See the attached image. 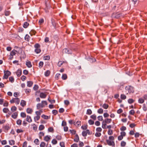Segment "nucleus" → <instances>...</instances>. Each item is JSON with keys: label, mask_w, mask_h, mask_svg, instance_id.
Segmentation results:
<instances>
[{"label": "nucleus", "mask_w": 147, "mask_h": 147, "mask_svg": "<svg viewBox=\"0 0 147 147\" xmlns=\"http://www.w3.org/2000/svg\"><path fill=\"white\" fill-rule=\"evenodd\" d=\"M4 74L3 78V79H7L11 74V72L8 71H4Z\"/></svg>", "instance_id": "obj_1"}, {"label": "nucleus", "mask_w": 147, "mask_h": 147, "mask_svg": "<svg viewBox=\"0 0 147 147\" xmlns=\"http://www.w3.org/2000/svg\"><path fill=\"white\" fill-rule=\"evenodd\" d=\"M107 144L109 146H113L115 145L114 142L112 140H107Z\"/></svg>", "instance_id": "obj_2"}, {"label": "nucleus", "mask_w": 147, "mask_h": 147, "mask_svg": "<svg viewBox=\"0 0 147 147\" xmlns=\"http://www.w3.org/2000/svg\"><path fill=\"white\" fill-rule=\"evenodd\" d=\"M87 134H90V133L88 129L86 130V131H83L82 132V135L84 137L86 136Z\"/></svg>", "instance_id": "obj_3"}, {"label": "nucleus", "mask_w": 147, "mask_h": 147, "mask_svg": "<svg viewBox=\"0 0 147 147\" xmlns=\"http://www.w3.org/2000/svg\"><path fill=\"white\" fill-rule=\"evenodd\" d=\"M71 50H69L67 49H64L62 51L63 53L71 54Z\"/></svg>", "instance_id": "obj_4"}, {"label": "nucleus", "mask_w": 147, "mask_h": 147, "mask_svg": "<svg viewBox=\"0 0 147 147\" xmlns=\"http://www.w3.org/2000/svg\"><path fill=\"white\" fill-rule=\"evenodd\" d=\"M51 139V136H47L44 137V140L46 142H48Z\"/></svg>", "instance_id": "obj_5"}, {"label": "nucleus", "mask_w": 147, "mask_h": 147, "mask_svg": "<svg viewBox=\"0 0 147 147\" xmlns=\"http://www.w3.org/2000/svg\"><path fill=\"white\" fill-rule=\"evenodd\" d=\"M26 121L29 123L31 122L32 121V120L31 117L29 115H27L26 118Z\"/></svg>", "instance_id": "obj_6"}, {"label": "nucleus", "mask_w": 147, "mask_h": 147, "mask_svg": "<svg viewBox=\"0 0 147 147\" xmlns=\"http://www.w3.org/2000/svg\"><path fill=\"white\" fill-rule=\"evenodd\" d=\"M26 65L29 68L31 67L32 66L31 62L29 61H27L26 62Z\"/></svg>", "instance_id": "obj_7"}, {"label": "nucleus", "mask_w": 147, "mask_h": 147, "mask_svg": "<svg viewBox=\"0 0 147 147\" xmlns=\"http://www.w3.org/2000/svg\"><path fill=\"white\" fill-rule=\"evenodd\" d=\"M17 75L18 77H20L22 74V70L20 69H19L16 72Z\"/></svg>", "instance_id": "obj_8"}, {"label": "nucleus", "mask_w": 147, "mask_h": 147, "mask_svg": "<svg viewBox=\"0 0 147 147\" xmlns=\"http://www.w3.org/2000/svg\"><path fill=\"white\" fill-rule=\"evenodd\" d=\"M46 94L43 92L41 93L40 95V97L42 98H45L46 97Z\"/></svg>", "instance_id": "obj_9"}, {"label": "nucleus", "mask_w": 147, "mask_h": 147, "mask_svg": "<svg viewBox=\"0 0 147 147\" xmlns=\"http://www.w3.org/2000/svg\"><path fill=\"white\" fill-rule=\"evenodd\" d=\"M111 121L112 120L111 119H107L104 121L106 123H109L111 122Z\"/></svg>", "instance_id": "obj_10"}, {"label": "nucleus", "mask_w": 147, "mask_h": 147, "mask_svg": "<svg viewBox=\"0 0 147 147\" xmlns=\"http://www.w3.org/2000/svg\"><path fill=\"white\" fill-rule=\"evenodd\" d=\"M134 92V88L132 86H129V93Z\"/></svg>", "instance_id": "obj_11"}, {"label": "nucleus", "mask_w": 147, "mask_h": 147, "mask_svg": "<svg viewBox=\"0 0 147 147\" xmlns=\"http://www.w3.org/2000/svg\"><path fill=\"white\" fill-rule=\"evenodd\" d=\"M26 112L28 113L31 114L33 112L32 110L30 108L27 109Z\"/></svg>", "instance_id": "obj_12"}, {"label": "nucleus", "mask_w": 147, "mask_h": 147, "mask_svg": "<svg viewBox=\"0 0 147 147\" xmlns=\"http://www.w3.org/2000/svg\"><path fill=\"white\" fill-rule=\"evenodd\" d=\"M16 51L14 50H13L10 53L11 55L12 56V58H13V56L15 55Z\"/></svg>", "instance_id": "obj_13"}, {"label": "nucleus", "mask_w": 147, "mask_h": 147, "mask_svg": "<svg viewBox=\"0 0 147 147\" xmlns=\"http://www.w3.org/2000/svg\"><path fill=\"white\" fill-rule=\"evenodd\" d=\"M18 116V114L17 113H14L11 115L13 119H16L17 118Z\"/></svg>", "instance_id": "obj_14"}, {"label": "nucleus", "mask_w": 147, "mask_h": 147, "mask_svg": "<svg viewBox=\"0 0 147 147\" xmlns=\"http://www.w3.org/2000/svg\"><path fill=\"white\" fill-rule=\"evenodd\" d=\"M30 36L28 35V34H26L25 36V40L27 41H29L30 39Z\"/></svg>", "instance_id": "obj_15"}, {"label": "nucleus", "mask_w": 147, "mask_h": 147, "mask_svg": "<svg viewBox=\"0 0 147 147\" xmlns=\"http://www.w3.org/2000/svg\"><path fill=\"white\" fill-rule=\"evenodd\" d=\"M9 144L10 145H13L15 144V142L14 140H11L9 141Z\"/></svg>", "instance_id": "obj_16"}, {"label": "nucleus", "mask_w": 147, "mask_h": 147, "mask_svg": "<svg viewBox=\"0 0 147 147\" xmlns=\"http://www.w3.org/2000/svg\"><path fill=\"white\" fill-rule=\"evenodd\" d=\"M67 78V76L66 74H63L62 76V78L63 80H65Z\"/></svg>", "instance_id": "obj_17"}, {"label": "nucleus", "mask_w": 147, "mask_h": 147, "mask_svg": "<svg viewBox=\"0 0 147 147\" xmlns=\"http://www.w3.org/2000/svg\"><path fill=\"white\" fill-rule=\"evenodd\" d=\"M20 105L22 107H24L26 105V102L25 101H24V100H22L21 101V102L20 103Z\"/></svg>", "instance_id": "obj_18"}, {"label": "nucleus", "mask_w": 147, "mask_h": 147, "mask_svg": "<svg viewBox=\"0 0 147 147\" xmlns=\"http://www.w3.org/2000/svg\"><path fill=\"white\" fill-rule=\"evenodd\" d=\"M79 140V138L78 135H76L75 136V138L74 139V141L76 142H78Z\"/></svg>", "instance_id": "obj_19"}, {"label": "nucleus", "mask_w": 147, "mask_h": 147, "mask_svg": "<svg viewBox=\"0 0 147 147\" xmlns=\"http://www.w3.org/2000/svg\"><path fill=\"white\" fill-rule=\"evenodd\" d=\"M33 84V82L31 81H28L27 82V86H28L29 87H31Z\"/></svg>", "instance_id": "obj_20"}, {"label": "nucleus", "mask_w": 147, "mask_h": 147, "mask_svg": "<svg viewBox=\"0 0 147 147\" xmlns=\"http://www.w3.org/2000/svg\"><path fill=\"white\" fill-rule=\"evenodd\" d=\"M32 128L33 130L36 131L37 130V127L36 124H32Z\"/></svg>", "instance_id": "obj_21"}, {"label": "nucleus", "mask_w": 147, "mask_h": 147, "mask_svg": "<svg viewBox=\"0 0 147 147\" xmlns=\"http://www.w3.org/2000/svg\"><path fill=\"white\" fill-rule=\"evenodd\" d=\"M22 121L21 119H19L17 120L16 123L18 125H20L22 124Z\"/></svg>", "instance_id": "obj_22"}, {"label": "nucleus", "mask_w": 147, "mask_h": 147, "mask_svg": "<svg viewBox=\"0 0 147 147\" xmlns=\"http://www.w3.org/2000/svg\"><path fill=\"white\" fill-rule=\"evenodd\" d=\"M29 25V23L27 22L24 23L23 25V27L25 28H27Z\"/></svg>", "instance_id": "obj_23"}, {"label": "nucleus", "mask_w": 147, "mask_h": 147, "mask_svg": "<svg viewBox=\"0 0 147 147\" xmlns=\"http://www.w3.org/2000/svg\"><path fill=\"white\" fill-rule=\"evenodd\" d=\"M41 103L43 107H44L45 105H47V102L46 101H42Z\"/></svg>", "instance_id": "obj_24"}, {"label": "nucleus", "mask_w": 147, "mask_h": 147, "mask_svg": "<svg viewBox=\"0 0 147 147\" xmlns=\"http://www.w3.org/2000/svg\"><path fill=\"white\" fill-rule=\"evenodd\" d=\"M37 107L38 109H39L40 108L43 107V106L42 105L41 103H38L37 105Z\"/></svg>", "instance_id": "obj_25"}, {"label": "nucleus", "mask_w": 147, "mask_h": 147, "mask_svg": "<svg viewBox=\"0 0 147 147\" xmlns=\"http://www.w3.org/2000/svg\"><path fill=\"white\" fill-rule=\"evenodd\" d=\"M50 73V72L49 70H47L45 73V75L46 76H48L49 75Z\"/></svg>", "instance_id": "obj_26"}, {"label": "nucleus", "mask_w": 147, "mask_h": 147, "mask_svg": "<svg viewBox=\"0 0 147 147\" xmlns=\"http://www.w3.org/2000/svg\"><path fill=\"white\" fill-rule=\"evenodd\" d=\"M135 131L134 128V129L133 130H131L129 132V134L130 135H133L135 134Z\"/></svg>", "instance_id": "obj_27"}, {"label": "nucleus", "mask_w": 147, "mask_h": 147, "mask_svg": "<svg viewBox=\"0 0 147 147\" xmlns=\"http://www.w3.org/2000/svg\"><path fill=\"white\" fill-rule=\"evenodd\" d=\"M17 108L15 106H13L11 108V110L12 111L14 112L16 110Z\"/></svg>", "instance_id": "obj_28"}, {"label": "nucleus", "mask_w": 147, "mask_h": 147, "mask_svg": "<svg viewBox=\"0 0 147 147\" xmlns=\"http://www.w3.org/2000/svg\"><path fill=\"white\" fill-rule=\"evenodd\" d=\"M20 102V100L18 98H15V102H16L17 104H18Z\"/></svg>", "instance_id": "obj_29"}, {"label": "nucleus", "mask_w": 147, "mask_h": 147, "mask_svg": "<svg viewBox=\"0 0 147 147\" xmlns=\"http://www.w3.org/2000/svg\"><path fill=\"white\" fill-rule=\"evenodd\" d=\"M92 113V111L90 109H88L87 111L86 114L88 115H91Z\"/></svg>", "instance_id": "obj_30"}, {"label": "nucleus", "mask_w": 147, "mask_h": 147, "mask_svg": "<svg viewBox=\"0 0 147 147\" xmlns=\"http://www.w3.org/2000/svg\"><path fill=\"white\" fill-rule=\"evenodd\" d=\"M45 128V127L44 125H40L39 127V130H42L43 129Z\"/></svg>", "instance_id": "obj_31"}, {"label": "nucleus", "mask_w": 147, "mask_h": 147, "mask_svg": "<svg viewBox=\"0 0 147 147\" xmlns=\"http://www.w3.org/2000/svg\"><path fill=\"white\" fill-rule=\"evenodd\" d=\"M138 102L140 103H142L144 102V100L142 98H140L138 100Z\"/></svg>", "instance_id": "obj_32"}, {"label": "nucleus", "mask_w": 147, "mask_h": 147, "mask_svg": "<svg viewBox=\"0 0 147 147\" xmlns=\"http://www.w3.org/2000/svg\"><path fill=\"white\" fill-rule=\"evenodd\" d=\"M44 134L42 132H40L39 134V138L40 139L42 138V136H44Z\"/></svg>", "instance_id": "obj_33"}, {"label": "nucleus", "mask_w": 147, "mask_h": 147, "mask_svg": "<svg viewBox=\"0 0 147 147\" xmlns=\"http://www.w3.org/2000/svg\"><path fill=\"white\" fill-rule=\"evenodd\" d=\"M46 144L44 142H42L40 144V147H45V146Z\"/></svg>", "instance_id": "obj_34"}, {"label": "nucleus", "mask_w": 147, "mask_h": 147, "mask_svg": "<svg viewBox=\"0 0 147 147\" xmlns=\"http://www.w3.org/2000/svg\"><path fill=\"white\" fill-rule=\"evenodd\" d=\"M40 118V116H36L34 117V119L35 121H36L39 120Z\"/></svg>", "instance_id": "obj_35"}, {"label": "nucleus", "mask_w": 147, "mask_h": 147, "mask_svg": "<svg viewBox=\"0 0 147 147\" xmlns=\"http://www.w3.org/2000/svg\"><path fill=\"white\" fill-rule=\"evenodd\" d=\"M90 117L94 120H96V115H93L90 116Z\"/></svg>", "instance_id": "obj_36"}, {"label": "nucleus", "mask_w": 147, "mask_h": 147, "mask_svg": "<svg viewBox=\"0 0 147 147\" xmlns=\"http://www.w3.org/2000/svg\"><path fill=\"white\" fill-rule=\"evenodd\" d=\"M135 126H136V124H135L134 123H131L129 125V126L131 128H134Z\"/></svg>", "instance_id": "obj_37"}, {"label": "nucleus", "mask_w": 147, "mask_h": 147, "mask_svg": "<svg viewBox=\"0 0 147 147\" xmlns=\"http://www.w3.org/2000/svg\"><path fill=\"white\" fill-rule=\"evenodd\" d=\"M52 143L53 144H57V141L55 139H53L52 140Z\"/></svg>", "instance_id": "obj_38"}, {"label": "nucleus", "mask_w": 147, "mask_h": 147, "mask_svg": "<svg viewBox=\"0 0 147 147\" xmlns=\"http://www.w3.org/2000/svg\"><path fill=\"white\" fill-rule=\"evenodd\" d=\"M97 112L100 114L102 113L103 112V110L102 109H100L98 110Z\"/></svg>", "instance_id": "obj_39"}, {"label": "nucleus", "mask_w": 147, "mask_h": 147, "mask_svg": "<svg viewBox=\"0 0 147 147\" xmlns=\"http://www.w3.org/2000/svg\"><path fill=\"white\" fill-rule=\"evenodd\" d=\"M20 115H21V117L23 118H24L26 116L25 113H24V112L21 113Z\"/></svg>", "instance_id": "obj_40"}, {"label": "nucleus", "mask_w": 147, "mask_h": 147, "mask_svg": "<svg viewBox=\"0 0 147 147\" xmlns=\"http://www.w3.org/2000/svg\"><path fill=\"white\" fill-rule=\"evenodd\" d=\"M34 143L36 145H38L39 144V141L38 139H36L34 141Z\"/></svg>", "instance_id": "obj_41"}, {"label": "nucleus", "mask_w": 147, "mask_h": 147, "mask_svg": "<svg viewBox=\"0 0 147 147\" xmlns=\"http://www.w3.org/2000/svg\"><path fill=\"white\" fill-rule=\"evenodd\" d=\"M35 51L37 53H38L40 52V48L35 49Z\"/></svg>", "instance_id": "obj_42"}, {"label": "nucleus", "mask_w": 147, "mask_h": 147, "mask_svg": "<svg viewBox=\"0 0 147 147\" xmlns=\"http://www.w3.org/2000/svg\"><path fill=\"white\" fill-rule=\"evenodd\" d=\"M44 59L45 60H49L50 59V57L49 56H45L44 57Z\"/></svg>", "instance_id": "obj_43"}, {"label": "nucleus", "mask_w": 147, "mask_h": 147, "mask_svg": "<svg viewBox=\"0 0 147 147\" xmlns=\"http://www.w3.org/2000/svg\"><path fill=\"white\" fill-rule=\"evenodd\" d=\"M102 107L105 109H107L108 107V105L107 104H104L102 105Z\"/></svg>", "instance_id": "obj_44"}, {"label": "nucleus", "mask_w": 147, "mask_h": 147, "mask_svg": "<svg viewBox=\"0 0 147 147\" xmlns=\"http://www.w3.org/2000/svg\"><path fill=\"white\" fill-rule=\"evenodd\" d=\"M135 113V111L133 110H131L129 111V113L131 115H134Z\"/></svg>", "instance_id": "obj_45"}, {"label": "nucleus", "mask_w": 147, "mask_h": 147, "mask_svg": "<svg viewBox=\"0 0 147 147\" xmlns=\"http://www.w3.org/2000/svg\"><path fill=\"white\" fill-rule=\"evenodd\" d=\"M108 134L109 135H111L113 134V131L112 130L109 129L108 131Z\"/></svg>", "instance_id": "obj_46"}, {"label": "nucleus", "mask_w": 147, "mask_h": 147, "mask_svg": "<svg viewBox=\"0 0 147 147\" xmlns=\"http://www.w3.org/2000/svg\"><path fill=\"white\" fill-rule=\"evenodd\" d=\"M27 142L26 141H25L23 144L22 147H27Z\"/></svg>", "instance_id": "obj_47"}, {"label": "nucleus", "mask_w": 147, "mask_h": 147, "mask_svg": "<svg viewBox=\"0 0 147 147\" xmlns=\"http://www.w3.org/2000/svg\"><path fill=\"white\" fill-rule=\"evenodd\" d=\"M9 111V109H8L7 108H4L3 109V111L5 113H7Z\"/></svg>", "instance_id": "obj_48"}, {"label": "nucleus", "mask_w": 147, "mask_h": 147, "mask_svg": "<svg viewBox=\"0 0 147 147\" xmlns=\"http://www.w3.org/2000/svg\"><path fill=\"white\" fill-rule=\"evenodd\" d=\"M126 127L124 126H122L121 128H120V130L121 131H124V130H126Z\"/></svg>", "instance_id": "obj_49"}, {"label": "nucleus", "mask_w": 147, "mask_h": 147, "mask_svg": "<svg viewBox=\"0 0 147 147\" xmlns=\"http://www.w3.org/2000/svg\"><path fill=\"white\" fill-rule=\"evenodd\" d=\"M95 135L97 137H99L101 135V134L100 133L96 132L95 134Z\"/></svg>", "instance_id": "obj_50"}, {"label": "nucleus", "mask_w": 147, "mask_h": 147, "mask_svg": "<svg viewBox=\"0 0 147 147\" xmlns=\"http://www.w3.org/2000/svg\"><path fill=\"white\" fill-rule=\"evenodd\" d=\"M143 109L144 111H146L147 110V107L144 104L143 105Z\"/></svg>", "instance_id": "obj_51"}, {"label": "nucleus", "mask_w": 147, "mask_h": 147, "mask_svg": "<svg viewBox=\"0 0 147 147\" xmlns=\"http://www.w3.org/2000/svg\"><path fill=\"white\" fill-rule=\"evenodd\" d=\"M60 76V74H57L55 76V78L57 79L58 80Z\"/></svg>", "instance_id": "obj_52"}, {"label": "nucleus", "mask_w": 147, "mask_h": 147, "mask_svg": "<svg viewBox=\"0 0 147 147\" xmlns=\"http://www.w3.org/2000/svg\"><path fill=\"white\" fill-rule=\"evenodd\" d=\"M104 121L103 122L102 126V127L103 129H105L106 128V126L107 125L106 123H104Z\"/></svg>", "instance_id": "obj_53"}, {"label": "nucleus", "mask_w": 147, "mask_h": 147, "mask_svg": "<svg viewBox=\"0 0 147 147\" xmlns=\"http://www.w3.org/2000/svg\"><path fill=\"white\" fill-rule=\"evenodd\" d=\"M9 81L11 82H13L14 80V78L12 77H10L9 78Z\"/></svg>", "instance_id": "obj_54"}, {"label": "nucleus", "mask_w": 147, "mask_h": 147, "mask_svg": "<svg viewBox=\"0 0 147 147\" xmlns=\"http://www.w3.org/2000/svg\"><path fill=\"white\" fill-rule=\"evenodd\" d=\"M34 47L35 49L39 48L40 47V45L39 44L36 43Z\"/></svg>", "instance_id": "obj_55"}, {"label": "nucleus", "mask_w": 147, "mask_h": 147, "mask_svg": "<svg viewBox=\"0 0 147 147\" xmlns=\"http://www.w3.org/2000/svg\"><path fill=\"white\" fill-rule=\"evenodd\" d=\"M63 62L62 61H59L58 63V65L59 67H60L62 65Z\"/></svg>", "instance_id": "obj_56"}, {"label": "nucleus", "mask_w": 147, "mask_h": 147, "mask_svg": "<svg viewBox=\"0 0 147 147\" xmlns=\"http://www.w3.org/2000/svg\"><path fill=\"white\" fill-rule=\"evenodd\" d=\"M126 144V142L124 141H122L121 143V146H124Z\"/></svg>", "instance_id": "obj_57"}, {"label": "nucleus", "mask_w": 147, "mask_h": 147, "mask_svg": "<svg viewBox=\"0 0 147 147\" xmlns=\"http://www.w3.org/2000/svg\"><path fill=\"white\" fill-rule=\"evenodd\" d=\"M60 145L61 147H65V144L63 142H61L60 143Z\"/></svg>", "instance_id": "obj_58"}, {"label": "nucleus", "mask_w": 147, "mask_h": 147, "mask_svg": "<svg viewBox=\"0 0 147 147\" xmlns=\"http://www.w3.org/2000/svg\"><path fill=\"white\" fill-rule=\"evenodd\" d=\"M26 78V77L24 76H22L21 78V80L23 81H24Z\"/></svg>", "instance_id": "obj_59"}, {"label": "nucleus", "mask_w": 147, "mask_h": 147, "mask_svg": "<svg viewBox=\"0 0 147 147\" xmlns=\"http://www.w3.org/2000/svg\"><path fill=\"white\" fill-rule=\"evenodd\" d=\"M88 123L90 125H93L94 123V121L90 119L88 121Z\"/></svg>", "instance_id": "obj_60"}, {"label": "nucleus", "mask_w": 147, "mask_h": 147, "mask_svg": "<svg viewBox=\"0 0 147 147\" xmlns=\"http://www.w3.org/2000/svg\"><path fill=\"white\" fill-rule=\"evenodd\" d=\"M121 98L123 99H125L126 98V96L124 94H121Z\"/></svg>", "instance_id": "obj_61"}, {"label": "nucleus", "mask_w": 147, "mask_h": 147, "mask_svg": "<svg viewBox=\"0 0 147 147\" xmlns=\"http://www.w3.org/2000/svg\"><path fill=\"white\" fill-rule=\"evenodd\" d=\"M39 67H42L43 65V62H42V61L40 62L39 63Z\"/></svg>", "instance_id": "obj_62"}, {"label": "nucleus", "mask_w": 147, "mask_h": 147, "mask_svg": "<svg viewBox=\"0 0 147 147\" xmlns=\"http://www.w3.org/2000/svg\"><path fill=\"white\" fill-rule=\"evenodd\" d=\"M56 138L59 140H60L61 139V136L57 135L56 137Z\"/></svg>", "instance_id": "obj_63"}, {"label": "nucleus", "mask_w": 147, "mask_h": 147, "mask_svg": "<svg viewBox=\"0 0 147 147\" xmlns=\"http://www.w3.org/2000/svg\"><path fill=\"white\" fill-rule=\"evenodd\" d=\"M71 147H78V145L76 144H74L71 146Z\"/></svg>", "instance_id": "obj_64"}]
</instances>
